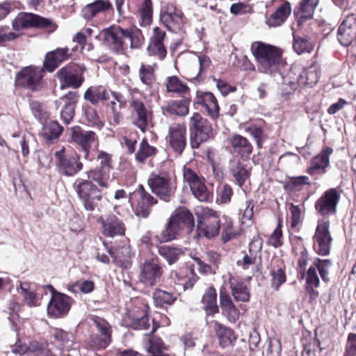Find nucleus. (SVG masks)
Instances as JSON below:
<instances>
[{"label":"nucleus","instance_id":"11","mask_svg":"<svg viewBox=\"0 0 356 356\" xmlns=\"http://www.w3.org/2000/svg\"><path fill=\"white\" fill-rule=\"evenodd\" d=\"M71 140L79 146L84 153V158L88 159L92 145L98 142L95 132L84 131L80 127L71 128Z\"/></svg>","mask_w":356,"mask_h":356},{"label":"nucleus","instance_id":"45","mask_svg":"<svg viewBox=\"0 0 356 356\" xmlns=\"http://www.w3.org/2000/svg\"><path fill=\"white\" fill-rule=\"evenodd\" d=\"M110 173L111 170H108V168H101L98 167L97 169L88 172V177L97 182L99 186L108 188V181L111 177Z\"/></svg>","mask_w":356,"mask_h":356},{"label":"nucleus","instance_id":"8","mask_svg":"<svg viewBox=\"0 0 356 356\" xmlns=\"http://www.w3.org/2000/svg\"><path fill=\"white\" fill-rule=\"evenodd\" d=\"M54 154L58 171L65 176H74L83 168V163L76 154H66L65 148H62Z\"/></svg>","mask_w":356,"mask_h":356},{"label":"nucleus","instance_id":"60","mask_svg":"<svg viewBox=\"0 0 356 356\" xmlns=\"http://www.w3.org/2000/svg\"><path fill=\"white\" fill-rule=\"evenodd\" d=\"M139 13L145 24H149L152 22V5L151 0H143Z\"/></svg>","mask_w":356,"mask_h":356},{"label":"nucleus","instance_id":"12","mask_svg":"<svg viewBox=\"0 0 356 356\" xmlns=\"http://www.w3.org/2000/svg\"><path fill=\"white\" fill-rule=\"evenodd\" d=\"M184 181L191 188L193 195L201 202L209 201L210 193L207 188L203 178L198 176L193 170L188 168H184L183 170Z\"/></svg>","mask_w":356,"mask_h":356},{"label":"nucleus","instance_id":"53","mask_svg":"<svg viewBox=\"0 0 356 356\" xmlns=\"http://www.w3.org/2000/svg\"><path fill=\"white\" fill-rule=\"evenodd\" d=\"M156 152V149L149 145L146 139H143L140 144L139 149L136 154V159L140 163L144 162L148 157L154 156Z\"/></svg>","mask_w":356,"mask_h":356},{"label":"nucleus","instance_id":"46","mask_svg":"<svg viewBox=\"0 0 356 356\" xmlns=\"http://www.w3.org/2000/svg\"><path fill=\"white\" fill-rule=\"evenodd\" d=\"M48 343H40L36 341H33L29 343V345L22 346L17 343L15 344V347L13 349V352L16 354H24L28 352L33 353L36 355H42L43 350L47 348Z\"/></svg>","mask_w":356,"mask_h":356},{"label":"nucleus","instance_id":"16","mask_svg":"<svg viewBox=\"0 0 356 356\" xmlns=\"http://www.w3.org/2000/svg\"><path fill=\"white\" fill-rule=\"evenodd\" d=\"M186 127L184 123H173L169 126L167 139L170 147L179 154L186 145Z\"/></svg>","mask_w":356,"mask_h":356},{"label":"nucleus","instance_id":"9","mask_svg":"<svg viewBox=\"0 0 356 356\" xmlns=\"http://www.w3.org/2000/svg\"><path fill=\"white\" fill-rule=\"evenodd\" d=\"M163 268L158 258L145 259L140 267L138 280L147 286H153L161 280Z\"/></svg>","mask_w":356,"mask_h":356},{"label":"nucleus","instance_id":"25","mask_svg":"<svg viewBox=\"0 0 356 356\" xmlns=\"http://www.w3.org/2000/svg\"><path fill=\"white\" fill-rule=\"evenodd\" d=\"M195 103L204 107L208 114L215 118L219 115V106L215 96L209 92L197 91Z\"/></svg>","mask_w":356,"mask_h":356},{"label":"nucleus","instance_id":"27","mask_svg":"<svg viewBox=\"0 0 356 356\" xmlns=\"http://www.w3.org/2000/svg\"><path fill=\"white\" fill-rule=\"evenodd\" d=\"M170 219L180 229L191 231L194 226V218L191 212L184 207L177 208L171 215Z\"/></svg>","mask_w":356,"mask_h":356},{"label":"nucleus","instance_id":"48","mask_svg":"<svg viewBox=\"0 0 356 356\" xmlns=\"http://www.w3.org/2000/svg\"><path fill=\"white\" fill-rule=\"evenodd\" d=\"M63 128L57 121H50L44 127V137L47 142L57 139L62 134Z\"/></svg>","mask_w":356,"mask_h":356},{"label":"nucleus","instance_id":"58","mask_svg":"<svg viewBox=\"0 0 356 356\" xmlns=\"http://www.w3.org/2000/svg\"><path fill=\"white\" fill-rule=\"evenodd\" d=\"M293 49L298 54L310 52L312 49V44L307 39L296 35L293 36Z\"/></svg>","mask_w":356,"mask_h":356},{"label":"nucleus","instance_id":"43","mask_svg":"<svg viewBox=\"0 0 356 356\" xmlns=\"http://www.w3.org/2000/svg\"><path fill=\"white\" fill-rule=\"evenodd\" d=\"M82 111L88 126L96 127L98 129H101L103 127L104 123L99 119L95 108L88 104H85L82 106Z\"/></svg>","mask_w":356,"mask_h":356},{"label":"nucleus","instance_id":"5","mask_svg":"<svg viewBox=\"0 0 356 356\" xmlns=\"http://www.w3.org/2000/svg\"><path fill=\"white\" fill-rule=\"evenodd\" d=\"M104 42L117 53H122L125 40L130 42L131 48H136L138 44L134 43L133 35L127 29H123L118 26H111L103 30Z\"/></svg>","mask_w":356,"mask_h":356},{"label":"nucleus","instance_id":"15","mask_svg":"<svg viewBox=\"0 0 356 356\" xmlns=\"http://www.w3.org/2000/svg\"><path fill=\"white\" fill-rule=\"evenodd\" d=\"M90 321L101 334L100 338L97 336L91 337V346L97 348H105L111 341L110 325L106 320L97 316H92Z\"/></svg>","mask_w":356,"mask_h":356},{"label":"nucleus","instance_id":"55","mask_svg":"<svg viewBox=\"0 0 356 356\" xmlns=\"http://www.w3.org/2000/svg\"><path fill=\"white\" fill-rule=\"evenodd\" d=\"M271 279V286L275 290H278L280 286L286 282V275L284 270L279 268H273L270 270Z\"/></svg>","mask_w":356,"mask_h":356},{"label":"nucleus","instance_id":"34","mask_svg":"<svg viewBox=\"0 0 356 356\" xmlns=\"http://www.w3.org/2000/svg\"><path fill=\"white\" fill-rule=\"evenodd\" d=\"M68 51L67 48H58L47 53L42 67H58L69 58Z\"/></svg>","mask_w":356,"mask_h":356},{"label":"nucleus","instance_id":"29","mask_svg":"<svg viewBox=\"0 0 356 356\" xmlns=\"http://www.w3.org/2000/svg\"><path fill=\"white\" fill-rule=\"evenodd\" d=\"M139 193L140 202L136 207L135 213L139 217L147 218L151 211L150 207L157 204L158 200L147 192L142 185L139 187Z\"/></svg>","mask_w":356,"mask_h":356},{"label":"nucleus","instance_id":"47","mask_svg":"<svg viewBox=\"0 0 356 356\" xmlns=\"http://www.w3.org/2000/svg\"><path fill=\"white\" fill-rule=\"evenodd\" d=\"M145 349L151 354V356H169L163 352L166 347L160 338L155 337L149 338L145 346Z\"/></svg>","mask_w":356,"mask_h":356},{"label":"nucleus","instance_id":"21","mask_svg":"<svg viewBox=\"0 0 356 356\" xmlns=\"http://www.w3.org/2000/svg\"><path fill=\"white\" fill-rule=\"evenodd\" d=\"M42 68H22L16 75L15 83L22 87L34 89L42 77Z\"/></svg>","mask_w":356,"mask_h":356},{"label":"nucleus","instance_id":"35","mask_svg":"<svg viewBox=\"0 0 356 356\" xmlns=\"http://www.w3.org/2000/svg\"><path fill=\"white\" fill-rule=\"evenodd\" d=\"M229 142L234 152L243 157H248L252 152V145L249 140L241 136L236 134L229 139Z\"/></svg>","mask_w":356,"mask_h":356},{"label":"nucleus","instance_id":"33","mask_svg":"<svg viewBox=\"0 0 356 356\" xmlns=\"http://www.w3.org/2000/svg\"><path fill=\"white\" fill-rule=\"evenodd\" d=\"M17 287L21 290L24 302L29 307H38L40 305V300L36 296L33 284L27 282H19Z\"/></svg>","mask_w":356,"mask_h":356},{"label":"nucleus","instance_id":"19","mask_svg":"<svg viewBox=\"0 0 356 356\" xmlns=\"http://www.w3.org/2000/svg\"><path fill=\"white\" fill-rule=\"evenodd\" d=\"M101 223L102 233L107 237L123 236L125 233V225L123 222L114 214L102 216L98 220Z\"/></svg>","mask_w":356,"mask_h":356},{"label":"nucleus","instance_id":"51","mask_svg":"<svg viewBox=\"0 0 356 356\" xmlns=\"http://www.w3.org/2000/svg\"><path fill=\"white\" fill-rule=\"evenodd\" d=\"M94 282L90 280H79L73 283H70L67 286V290L73 293L81 292L88 293L94 290Z\"/></svg>","mask_w":356,"mask_h":356},{"label":"nucleus","instance_id":"14","mask_svg":"<svg viewBox=\"0 0 356 356\" xmlns=\"http://www.w3.org/2000/svg\"><path fill=\"white\" fill-rule=\"evenodd\" d=\"M338 40L343 46L356 44V14H348L338 29Z\"/></svg>","mask_w":356,"mask_h":356},{"label":"nucleus","instance_id":"38","mask_svg":"<svg viewBox=\"0 0 356 356\" xmlns=\"http://www.w3.org/2000/svg\"><path fill=\"white\" fill-rule=\"evenodd\" d=\"M85 100L89 101L92 104H97L99 101H104L109 99V92L104 87L91 86L88 88L83 95Z\"/></svg>","mask_w":356,"mask_h":356},{"label":"nucleus","instance_id":"63","mask_svg":"<svg viewBox=\"0 0 356 356\" xmlns=\"http://www.w3.org/2000/svg\"><path fill=\"white\" fill-rule=\"evenodd\" d=\"M129 325L134 330H147L149 327V318L143 315L140 318H133Z\"/></svg>","mask_w":356,"mask_h":356},{"label":"nucleus","instance_id":"31","mask_svg":"<svg viewBox=\"0 0 356 356\" xmlns=\"http://www.w3.org/2000/svg\"><path fill=\"white\" fill-rule=\"evenodd\" d=\"M332 152L333 150L330 147H326L323 149L319 154L312 160L308 172L312 175H315L318 171H321L323 173L325 168L329 165V156Z\"/></svg>","mask_w":356,"mask_h":356},{"label":"nucleus","instance_id":"37","mask_svg":"<svg viewBox=\"0 0 356 356\" xmlns=\"http://www.w3.org/2000/svg\"><path fill=\"white\" fill-rule=\"evenodd\" d=\"M189 100L184 98L180 100H175L168 105L162 107L163 113H167L169 115H175L177 116H184L188 113Z\"/></svg>","mask_w":356,"mask_h":356},{"label":"nucleus","instance_id":"7","mask_svg":"<svg viewBox=\"0 0 356 356\" xmlns=\"http://www.w3.org/2000/svg\"><path fill=\"white\" fill-rule=\"evenodd\" d=\"M12 26L16 31L30 28H49L53 31L56 28L51 19L31 13H19L13 21Z\"/></svg>","mask_w":356,"mask_h":356},{"label":"nucleus","instance_id":"42","mask_svg":"<svg viewBox=\"0 0 356 356\" xmlns=\"http://www.w3.org/2000/svg\"><path fill=\"white\" fill-rule=\"evenodd\" d=\"M264 123V121L261 120L257 122L248 123L245 127V132L248 133L254 138L258 148H261L262 143L265 140V134L263 129Z\"/></svg>","mask_w":356,"mask_h":356},{"label":"nucleus","instance_id":"54","mask_svg":"<svg viewBox=\"0 0 356 356\" xmlns=\"http://www.w3.org/2000/svg\"><path fill=\"white\" fill-rule=\"evenodd\" d=\"M304 184H309V177L300 176L291 178L284 184V188L287 191H297L300 190Z\"/></svg>","mask_w":356,"mask_h":356},{"label":"nucleus","instance_id":"30","mask_svg":"<svg viewBox=\"0 0 356 356\" xmlns=\"http://www.w3.org/2000/svg\"><path fill=\"white\" fill-rule=\"evenodd\" d=\"M318 0H302L299 6L294 9V15L298 19V24H302L305 20L311 19Z\"/></svg>","mask_w":356,"mask_h":356},{"label":"nucleus","instance_id":"6","mask_svg":"<svg viewBox=\"0 0 356 356\" xmlns=\"http://www.w3.org/2000/svg\"><path fill=\"white\" fill-rule=\"evenodd\" d=\"M76 191L87 211H94L102 199V191L91 181H79Z\"/></svg>","mask_w":356,"mask_h":356},{"label":"nucleus","instance_id":"10","mask_svg":"<svg viewBox=\"0 0 356 356\" xmlns=\"http://www.w3.org/2000/svg\"><path fill=\"white\" fill-rule=\"evenodd\" d=\"M329 228V221H319L313 237L314 248L318 254L323 256L328 254L330 251L332 238Z\"/></svg>","mask_w":356,"mask_h":356},{"label":"nucleus","instance_id":"56","mask_svg":"<svg viewBox=\"0 0 356 356\" xmlns=\"http://www.w3.org/2000/svg\"><path fill=\"white\" fill-rule=\"evenodd\" d=\"M166 88L168 92L176 93H185L188 90V86L180 82L176 76L168 78Z\"/></svg>","mask_w":356,"mask_h":356},{"label":"nucleus","instance_id":"1","mask_svg":"<svg viewBox=\"0 0 356 356\" xmlns=\"http://www.w3.org/2000/svg\"><path fill=\"white\" fill-rule=\"evenodd\" d=\"M251 51L255 59L263 66L282 67L286 65L280 49L262 42L252 43Z\"/></svg>","mask_w":356,"mask_h":356},{"label":"nucleus","instance_id":"64","mask_svg":"<svg viewBox=\"0 0 356 356\" xmlns=\"http://www.w3.org/2000/svg\"><path fill=\"white\" fill-rule=\"evenodd\" d=\"M343 356H356V334H350Z\"/></svg>","mask_w":356,"mask_h":356},{"label":"nucleus","instance_id":"61","mask_svg":"<svg viewBox=\"0 0 356 356\" xmlns=\"http://www.w3.org/2000/svg\"><path fill=\"white\" fill-rule=\"evenodd\" d=\"M222 227V240L224 243L228 242L236 235L233 229V222L230 218H225Z\"/></svg>","mask_w":356,"mask_h":356},{"label":"nucleus","instance_id":"3","mask_svg":"<svg viewBox=\"0 0 356 356\" xmlns=\"http://www.w3.org/2000/svg\"><path fill=\"white\" fill-rule=\"evenodd\" d=\"M147 185L154 194L166 202L175 196L177 189L168 174L151 173L147 179Z\"/></svg>","mask_w":356,"mask_h":356},{"label":"nucleus","instance_id":"59","mask_svg":"<svg viewBox=\"0 0 356 356\" xmlns=\"http://www.w3.org/2000/svg\"><path fill=\"white\" fill-rule=\"evenodd\" d=\"M108 253L114 261L118 264L127 261L130 257V250L127 246L118 248L115 250H109Z\"/></svg>","mask_w":356,"mask_h":356},{"label":"nucleus","instance_id":"17","mask_svg":"<svg viewBox=\"0 0 356 356\" xmlns=\"http://www.w3.org/2000/svg\"><path fill=\"white\" fill-rule=\"evenodd\" d=\"M160 20L171 31H181L184 26L183 13L173 5H168L161 10Z\"/></svg>","mask_w":356,"mask_h":356},{"label":"nucleus","instance_id":"23","mask_svg":"<svg viewBox=\"0 0 356 356\" xmlns=\"http://www.w3.org/2000/svg\"><path fill=\"white\" fill-rule=\"evenodd\" d=\"M262 249V241L257 236L254 237L249 244L248 253L244 252L241 260L237 261V265L243 269H248L252 265L256 264L257 259H261V250Z\"/></svg>","mask_w":356,"mask_h":356},{"label":"nucleus","instance_id":"26","mask_svg":"<svg viewBox=\"0 0 356 356\" xmlns=\"http://www.w3.org/2000/svg\"><path fill=\"white\" fill-rule=\"evenodd\" d=\"M111 8L112 4L108 0H95L83 7L81 15L85 19L90 20Z\"/></svg>","mask_w":356,"mask_h":356},{"label":"nucleus","instance_id":"52","mask_svg":"<svg viewBox=\"0 0 356 356\" xmlns=\"http://www.w3.org/2000/svg\"><path fill=\"white\" fill-rule=\"evenodd\" d=\"M180 230L170 218L165 228L157 238L161 243L168 242L175 239Z\"/></svg>","mask_w":356,"mask_h":356},{"label":"nucleus","instance_id":"49","mask_svg":"<svg viewBox=\"0 0 356 356\" xmlns=\"http://www.w3.org/2000/svg\"><path fill=\"white\" fill-rule=\"evenodd\" d=\"M159 254L166 259L169 265H172L178 260L179 256L183 254V252L179 248L162 245L159 248Z\"/></svg>","mask_w":356,"mask_h":356},{"label":"nucleus","instance_id":"32","mask_svg":"<svg viewBox=\"0 0 356 356\" xmlns=\"http://www.w3.org/2000/svg\"><path fill=\"white\" fill-rule=\"evenodd\" d=\"M291 13V6L289 1H284L276 9L275 12L273 13L267 19L266 23L270 26H280Z\"/></svg>","mask_w":356,"mask_h":356},{"label":"nucleus","instance_id":"22","mask_svg":"<svg viewBox=\"0 0 356 356\" xmlns=\"http://www.w3.org/2000/svg\"><path fill=\"white\" fill-rule=\"evenodd\" d=\"M132 109L131 119L133 124L145 132L147 128L149 112L141 101L132 98L130 102Z\"/></svg>","mask_w":356,"mask_h":356},{"label":"nucleus","instance_id":"28","mask_svg":"<svg viewBox=\"0 0 356 356\" xmlns=\"http://www.w3.org/2000/svg\"><path fill=\"white\" fill-rule=\"evenodd\" d=\"M220 306L222 314L227 317L228 321L235 323L239 319V310L234 305L229 295L222 290L220 291Z\"/></svg>","mask_w":356,"mask_h":356},{"label":"nucleus","instance_id":"36","mask_svg":"<svg viewBox=\"0 0 356 356\" xmlns=\"http://www.w3.org/2000/svg\"><path fill=\"white\" fill-rule=\"evenodd\" d=\"M229 172L234 178L236 183L241 187L250 177V172L245 165L239 160H232L230 162Z\"/></svg>","mask_w":356,"mask_h":356},{"label":"nucleus","instance_id":"20","mask_svg":"<svg viewBox=\"0 0 356 356\" xmlns=\"http://www.w3.org/2000/svg\"><path fill=\"white\" fill-rule=\"evenodd\" d=\"M57 77L61 82V90L67 88L78 89L84 81L82 72H79L74 68H60L57 72Z\"/></svg>","mask_w":356,"mask_h":356},{"label":"nucleus","instance_id":"2","mask_svg":"<svg viewBox=\"0 0 356 356\" xmlns=\"http://www.w3.org/2000/svg\"><path fill=\"white\" fill-rule=\"evenodd\" d=\"M191 131L190 144L193 149L199 147L202 143L212 136V127L209 121L199 113H193L189 119Z\"/></svg>","mask_w":356,"mask_h":356},{"label":"nucleus","instance_id":"24","mask_svg":"<svg viewBox=\"0 0 356 356\" xmlns=\"http://www.w3.org/2000/svg\"><path fill=\"white\" fill-rule=\"evenodd\" d=\"M165 37V33L164 31L157 26L154 27L147 47L150 54L157 56L160 59L164 58L167 54L163 44Z\"/></svg>","mask_w":356,"mask_h":356},{"label":"nucleus","instance_id":"62","mask_svg":"<svg viewBox=\"0 0 356 356\" xmlns=\"http://www.w3.org/2000/svg\"><path fill=\"white\" fill-rule=\"evenodd\" d=\"M233 191L232 187L227 184H223L218 186L217 202L222 204L230 202Z\"/></svg>","mask_w":356,"mask_h":356},{"label":"nucleus","instance_id":"50","mask_svg":"<svg viewBox=\"0 0 356 356\" xmlns=\"http://www.w3.org/2000/svg\"><path fill=\"white\" fill-rule=\"evenodd\" d=\"M153 299L156 307H162L172 304L176 300V297L165 291L156 289L153 293Z\"/></svg>","mask_w":356,"mask_h":356},{"label":"nucleus","instance_id":"4","mask_svg":"<svg viewBox=\"0 0 356 356\" xmlns=\"http://www.w3.org/2000/svg\"><path fill=\"white\" fill-rule=\"evenodd\" d=\"M196 214L198 229L205 237L213 238L219 234L221 223L216 211L208 207H202Z\"/></svg>","mask_w":356,"mask_h":356},{"label":"nucleus","instance_id":"39","mask_svg":"<svg viewBox=\"0 0 356 356\" xmlns=\"http://www.w3.org/2000/svg\"><path fill=\"white\" fill-rule=\"evenodd\" d=\"M232 294L236 301L248 302L250 300V291L246 285L241 281L235 279L229 280Z\"/></svg>","mask_w":356,"mask_h":356},{"label":"nucleus","instance_id":"40","mask_svg":"<svg viewBox=\"0 0 356 356\" xmlns=\"http://www.w3.org/2000/svg\"><path fill=\"white\" fill-rule=\"evenodd\" d=\"M214 329L218 337L219 343L222 347L225 348L232 346L236 340V336L232 329L223 326L218 322H214Z\"/></svg>","mask_w":356,"mask_h":356},{"label":"nucleus","instance_id":"57","mask_svg":"<svg viewBox=\"0 0 356 356\" xmlns=\"http://www.w3.org/2000/svg\"><path fill=\"white\" fill-rule=\"evenodd\" d=\"M313 264L318 270L322 280L325 282H328L330 281V278L328 277L329 270L332 266L331 261L329 259H318Z\"/></svg>","mask_w":356,"mask_h":356},{"label":"nucleus","instance_id":"13","mask_svg":"<svg viewBox=\"0 0 356 356\" xmlns=\"http://www.w3.org/2000/svg\"><path fill=\"white\" fill-rule=\"evenodd\" d=\"M73 299L63 293H56L47 305V314L53 318H62L67 315L73 303Z\"/></svg>","mask_w":356,"mask_h":356},{"label":"nucleus","instance_id":"18","mask_svg":"<svg viewBox=\"0 0 356 356\" xmlns=\"http://www.w3.org/2000/svg\"><path fill=\"white\" fill-rule=\"evenodd\" d=\"M340 195L335 188L326 191L316 202V211L322 216L334 214Z\"/></svg>","mask_w":356,"mask_h":356},{"label":"nucleus","instance_id":"44","mask_svg":"<svg viewBox=\"0 0 356 356\" xmlns=\"http://www.w3.org/2000/svg\"><path fill=\"white\" fill-rule=\"evenodd\" d=\"M293 253L298 259V272L303 275L307 262L308 252L300 241L293 243Z\"/></svg>","mask_w":356,"mask_h":356},{"label":"nucleus","instance_id":"41","mask_svg":"<svg viewBox=\"0 0 356 356\" xmlns=\"http://www.w3.org/2000/svg\"><path fill=\"white\" fill-rule=\"evenodd\" d=\"M216 297V291L213 286L209 287L203 295L202 303L204 305V309L207 314H213L218 312Z\"/></svg>","mask_w":356,"mask_h":356}]
</instances>
